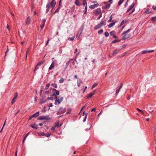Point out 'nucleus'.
<instances>
[{
  "label": "nucleus",
  "mask_w": 156,
  "mask_h": 156,
  "mask_svg": "<svg viewBox=\"0 0 156 156\" xmlns=\"http://www.w3.org/2000/svg\"><path fill=\"white\" fill-rule=\"evenodd\" d=\"M55 4L56 2L55 0H52L51 2L48 3L46 6V12L47 13L48 12L50 6H51V7L52 8L51 10V12L53 9L54 8L55 5Z\"/></svg>",
  "instance_id": "obj_1"
},
{
  "label": "nucleus",
  "mask_w": 156,
  "mask_h": 156,
  "mask_svg": "<svg viewBox=\"0 0 156 156\" xmlns=\"http://www.w3.org/2000/svg\"><path fill=\"white\" fill-rule=\"evenodd\" d=\"M50 118L48 115L45 116H40L37 118V119L38 120H49L50 119Z\"/></svg>",
  "instance_id": "obj_2"
},
{
  "label": "nucleus",
  "mask_w": 156,
  "mask_h": 156,
  "mask_svg": "<svg viewBox=\"0 0 156 156\" xmlns=\"http://www.w3.org/2000/svg\"><path fill=\"white\" fill-rule=\"evenodd\" d=\"M59 97H55V104L56 105L57 104L56 102H58V104H60L61 102H62L63 99V98L62 97H61L60 98V99H59Z\"/></svg>",
  "instance_id": "obj_3"
},
{
  "label": "nucleus",
  "mask_w": 156,
  "mask_h": 156,
  "mask_svg": "<svg viewBox=\"0 0 156 156\" xmlns=\"http://www.w3.org/2000/svg\"><path fill=\"white\" fill-rule=\"evenodd\" d=\"M57 64V61L56 60H55L53 62L51 63V66L48 69L49 70H51L52 68L54 67L55 64Z\"/></svg>",
  "instance_id": "obj_4"
},
{
  "label": "nucleus",
  "mask_w": 156,
  "mask_h": 156,
  "mask_svg": "<svg viewBox=\"0 0 156 156\" xmlns=\"http://www.w3.org/2000/svg\"><path fill=\"white\" fill-rule=\"evenodd\" d=\"M30 17H28L27 18V19L25 21L26 24V25H28L30 23Z\"/></svg>",
  "instance_id": "obj_5"
},
{
  "label": "nucleus",
  "mask_w": 156,
  "mask_h": 156,
  "mask_svg": "<svg viewBox=\"0 0 156 156\" xmlns=\"http://www.w3.org/2000/svg\"><path fill=\"white\" fill-rule=\"evenodd\" d=\"M96 91V90H94L93 91V92L92 93L89 94L87 96V98H91L93 95L94 94Z\"/></svg>",
  "instance_id": "obj_6"
},
{
  "label": "nucleus",
  "mask_w": 156,
  "mask_h": 156,
  "mask_svg": "<svg viewBox=\"0 0 156 156\" xmlns=\"http://www.w3.org/2000/svg\"><path fill=\"white\" fill-rule=\"evenodd\" d=\"M53 90L56 91V93H54L53 94L51 95V96H56V95H58L59 94V91L58 90H57L55 88H54Z\"/></svg>",
  "instance_id": "obj_7"
},
{
  "label": "nucleus",
  "mask_w": 156,
  "mask_h": 156,
  "mask_svg": "<svg viewBox=\"0 0 156 156\" xmlns=\"http://www.w3.org/2000/svg\"><path fill=\"white\" fill-rule=\"evenodd\" d=\"M101 26V27L103 26H104L106 24V21H103L102 20H101V23L99 24Z\"/></svg>",
  "instance_id": "obj_8"
},
{
  "label": "nucleus",
  "mask_w": 156,
  "mask_h": 156,
  "mask_svg": "<svg viewBox=\"0 0 156 156\" xmlns=\"http://www.w3.org/2000/svg\"><path fill=\"white\" fill-rule=\"evenodd\" d=\"M47 100H45L44 99V98L43 97L40 101V104H42L46 103L47 102Z\"/></svg>",
  "instance_id": "obj_9"
},
{
  "label": "nucleus",
  "mask_w": 156,
  "mask_h": 156,
  "mask_svg": "<svg viewBox=\"0 0 156 156\" xmlns=\"http://www.w3.org/2000/svg\"><path fill=\"white\" fill-rule=\"evenodd\" d=\"M37 125L35 124H31L30 126L33 128L37 129Z\"/></svg>",
  "instance_id": "obj_10"
},
{
  "label": "nucleus",
  "mask_w": 156,
  "mask_h": 156,
  "mask_svg": "<svg viewBox=\"0 0 156 156\" xmlns=\"http://www.w3.org/2000/svg\"><path fill=\"white\" fill-rule=\"evenodd\" d=\"M110 34L111 36H112L113 38H117V37L115 36L114 34V31H112L110 33Z\"/></svg>",
  "instance_id": "obj_11"
},
{
  "label": "nucleus",
  "mask_w": 156,
  "mask_h": 156,
  "mask_svg": "<svg viewBox=\"0 0 156 156\" xmlns=\"http://www.w3.org/2000/svg\"><path fill=\"white\" fill-rule=\"evenodd\" d=\"M17 97V93H16V96L13 98L11 101V104H12L15 102L16 99Z\"/></svg>",
  "instance_id": "obj_12"
},
{
  "label": "nucleus",
  "mask_w": 156,
  "mask_h": 156,
  "mask_svg": "<svg viewBox=\"0 0 156 156\" xmlns=\"http://www.w3.org/2000/svg\"><path fill=\"white\" fill-rule=\"evenodd\" d=\"M82 83V81L80 79H79L77 80V85L78 87H80V85L81 83Z\"/></svg>",
  "instance_id": "obj_13"
},
{
  "label": "nucleus",
  "mask_w": 156,
  "mask_h": 156,
  "mask_svg": "<svg viewBox=\"0 0 156 156\" xmlns=\"http://www.w3.org/2000/svg\"><path fill=\"white\" fill-rule=\"evenodd\" d=\"M101 27V26L99 24H97L94 27V30H96L100 28Z\"/></svg>",
  "instance_id": "obj_14"
},
{
  "label": "nucleus",
  "mask_w": 156,
  "mask_h": 156,
  "mask_svg": "<svg viewBox=\"0 0 156 156\" xmlns=\"http://www.w3.org/2000/svg\"><path fill=\"white\" fill-rule=\"evenodd\" d=\"M39 115V112H37L35 113H34V115H32V116L33 117H36L38 116Z\"/></svg>",
  "instance_id": "obj_15"
},
{
  "label": "nucleus",
  "mask_w": 156,
  "mask_h": 156,
  "mask_svg": "<svg viewBox=\"0 0 156 156\" xmlns=\"http://www.w3.org/2000/svg\"><path fill=\"white\" fill-rule=\"evenodd\" d=\"M101 12V10L100 8H98L96 9V12L98 14L100 13Z\"/></svg>",
  "instance_id": "obj_16"
},
{
  "label": "nucleus",
  "mask_w": 156,
  "mask_h": 156,
  "mask_svg": "<svg viewBox=\"0 0 156 156\" xmlns=\"http://www.w3.org/2000/svg\"><path fill=\"white\" fill-rule=\"evenodd\" d=\"M119 51V50H114L113 52V55H115L116 54L118 53Z\"/></svg>",
  "instance_id": "obj_17"
},
{
  "label": "nucleus",
  "mask_w": 156,
  "mask_h": 156,
  "mask_svg": "<svg viewBox=\"0 0 156 156\" xmlns=\"http://www.w3.org/2000/svg\"><path fill=\"white\" fill-rule=\"evenodd\" d=\"M115 23L114 22L111 23H110L108 25V28H110L112 26H113L115 24Z\"/></svg>",
  "instance_id": "obj_18"
},
{
  "label": "nucleus",
  "mask_w": 156,
  "mask_h": 156,
  "mask_svg": "<svg viewBox=\"0 0 156 156\" xmlns=\"http://www.w3.org/2000/svg\"><path fill=\"white\" fill-rule=\"evenodd\" d=\"M62 108L61 107L59 109V110H60L62 112V113H65L66 111V108H64L62 110Z\"/></svg>",
  "instance_id": "obj_19"
},
{
  "label": "nucleus",
  "mask_w": 156,
  "mask_h": 156,
  "mask_svg": "<svg viewBox=\"0 0 156 156\" xmlns=\"http://www.w3.org/2000/svg\"><path fill=\"white\" fill-rule=\"evenodd\" d=\"M129 37V36H127V34L124 35L122 37V40H126Z\"/></svg>",
  "instance_id": "obj_20"
},
{
  "label": "nucleus",
  "mask_w": 156,
  "mask_h": 156,
  "mask_svg": "<svg viewBox=\"0 0 156 156\" xmlns=\"http://www.w3.org/2000/svg\"><path fill=\"white\" fill-rule=\"evenodd\" d=\"M134 5V3H133L131 5H130L129 8V9L131 10L133 8Z\"/></svg>",
  "instance_id": "obj_21"
},
{
  "label": "nucleus",
  "mask_w": 156,
  "mask_h": 156,
  "mask_svg": "<svg viewBox=\"0 0 156 156\" xmlns=\"http://www.w3.org/2000/svg\"><path fill=\"white\" fill-rule=\"evenodd\" d=\"M70 60H69V61H68V62L66 63V68H65V69H66L67 68V67H68V66H69V62H70Z\"/></svg>",
  "instance_id": "obj_22"
},
{
  "label": "nucleus",
  "mask_w": 156,
  "mask_h": 156,
  "mask_svg": "<svg viewBox=\"0 0 156 156\" xmlns=\"http://www.w3.org/2000/svg\"><path fill=\"white\" fill-rule=\"evenodd\" d=\"M88 114V113L86 114L85 115V116L84 117L83 119V122H84L86 121L87 118V115Z\"/></svg>",
  "instance_id": "obj_23"
},
{
  "label": "nucleus",
  "mask_w": 156,
  "mask_h": 156,
  "mask_svg": "<svg viewBox=\"0 0 156 156\" xmlns=\"http://www.w3.org/2000/svg\"><path fill=\"white\" fill-rule=\"evenodd\" d=\"M74 38H75V36H73L72 37H71V38L70 37H69L68 38V40H69V41H73L74 40Z\"/></svg>",
  "instance_id": "obj_24"
},
{
  "label": "nucleus",
  "mask_w": 156,
  "mask_h": 156,
  "mask_svg": "<svg viewBox=\"0 0 156 156\" xmlns=\"http://www.w3.org/2000/svg\"><path fill=\"white\" fill-rule=\"evenodd\" d=\"M98 85V83H95L94 84L91 88V89H92L94 87H96V86H97Z\"/></svg>",
  "instance_id": "obj_25"
},
{
  "label": "nucleus",
  "mask_w": 156,
  "mask_h": 156,
  "mask_svg": "<svg viewBox=\"0 0 156 156\" xmlns=\"http://www.w3.org/2000/svg\"><path fill=\"white\" fill-rule=\"evenodd\" d=\"M64 79L63 78H61L59 80V82L60 83H62L64 81Z\"/></svg>",
  "instance_id": "obj_26"
},
{
  "label": "nucleus",
  "mask_w": 156,
  "mask_h": 156,
  "mask_svg": "<svg viewBox=\"0 0 156 156\" xmlns=\"http://www.w3.org/2000/svg\"><path fill=\"white\" fill-rule=\"evenodd\" d=\"M87 5H85V9L84 10V11H84V14H86L87 13Z\"/></svg>",
  "instance_id": "obj_27"
},
{
  "label": "nucleus",
  "mask_w": 156,
  "mask_h": 156,
  "mask_svg": "<svg viewBox=\"0 0 156 156\" xmlns=\"http://www.w3.org/2000/svg\"><path fill=\"white\" fill-rule=\"evenodd\" d=\"M148 53V50H145L143 51H142V54H144L147 53Z\"/></svg>",
  "instance_id": "obj_28"
},
{
  "label": "nucleus",
  "mask_w": 156,
  "mask_h": 156,
  "mask_svg": "<svg viewBox=\"0 0 156 156\" xmlns=\"http://www.w3.org/2000/svg\"><path fill=\"white\" fill-rule=\"evenodd\" d=\"M103 32V29H101V30H99L98 31V34H102Z\"/></svg>",
  "instance_id": "obj_29"
},
{
  "label": "nucleus",
  "mask_w": 156,
  "mask_h": 156,
  "mask_svg": "<svg viewBox=\"0 0 156 156\" xmlns=\"http://www.w3.org/2000/svg\"><path fill=\"white\" fill-rule=\"evenodd\" d=\"M75 4L77 6H79L80 5V3L79 2H75Z\"/></svg>",
  "instance_id": "obj_30"
},
{
  "label": "nucleus",
  "mask_w": 156,
  "mask_h": 156,
  "mask_svg": "<svg viewBox=\"0 0 156 156\" xmlns=\"http://www.w3.org/2000/svg\"><path fill=\"white\" fill-rule=\"evenodd\" d=\"M71 110L72 109L70 108H69L68 109L66 113L67 114H70V113Z\"/></svg>",
  "instance_id": "obj_31"
},
{
  "label": "nucleus",
  "mask_w": 156,
  "mask_h": 156,
  "mask_svg": "<svg viewBox=\"0 0 156 156\" xmlns=\"http://www.w3.org/2000/svg\"><path fill=\"white\" fill-rule=\"evenodd\" d=\"M44 62V61L39 62H38L37 64V65L38 66H40L42 64H43Z\"/></svg>",
  "instance_id": "obj_32"
},
{
  "label": "nucleus",
  "mask_w": 156,
  "mask_h": 156,
  "mask_svg": "<svg viewBox=\"0 0 156 156\" xmlns=\"http://www.w3.org/2000/svg\"><path fill=\"white\" fill-rule=\"evenodd\" d=\"M59 121H58L55 123V127H58L59 126Z\"/></svg>",
  "instance_id": "obj_33"
},
{
  "label": "nucleus",
  "mask_w": 156,
  "mask_h": 156,
  "mask_svg": "<svg viewBox=\"0 0 156 156\" xmlns=\"http://www.w3.org/2000/svg\"><path fill=\"white\" fill-rule=\"evenodd\" d=\"M51 85L53 86L54 87L57 88V85L56 83H52Z\"/></svg>",
  "instance_id": "obj_34"
},
{
  "label": "nucleus",
  "mask_w": 156,
  "mask_h": 156,
  "mask_svg": "<svg viewBox=\"0 0 156 156\" xmlns=\"http://www.w3.org/2000/svg\"><path fill=\"white\" fill-rule=\"evenodd\" d=\"M46 20L45 19H44L41 20V22L42 24H44V25L46 21Z\"/></svg>",
  "instance_id": "obj_35"
},
{
  "label": "nucleus",
  "mask_w": 156,
  "mask_h": 156,
  "mask_svg": "<svg viewBox=\"0 0 156 156\" xmlns=\"http://www.w3.org/2000/svg\"><path fill=\"white\" fill-rule=\"evenodd\" d=\"M126 21H125L124 20H123L122 22H121L120 24V26H119V27H120V26H122V25H123L125 23V22H126Z\"/></svg>",
  "instance_id": "obj_36"
},
{
  "label": "nucleus",
  "mask_w": 156,
  "mask_h": 156,
  "mask_svg": "<svg viewBox=\"0 0 156 156\" xmlns=\"http://www.w3.org/2000/svg\"><path fill=\"white\" fill-rule=\"evenodd\" d=\"M50 86V84L48 83L46 84V86L45 88V90L47 89Z\"/></svg>",
  "instance_id": "obj_37"
},
{
  "label": "nucleus",
  "mask_w": 156,
  "mask_h": 156,
  "mask_svg": "<svg viewBox=\"0 0 156 156\" xmlns=\"http://www.w3.org/2000/svg\"><path fill=\"white\" fill-rule=\"evenodd\" d=\"M110 6H111V5H110V4H107L105 6V9H109L110 8Z\"/></svg>",
  "instance_id": "obj_38"
},
{
  "label": "nucleus",
  "mask_w": 156,
  "mask_h": 156,
  "mask_svg": "<svg viewBox=\"0 0 156 156\" xmlns=\"http://www.w3.org/2000/svg\"><path fill=\"white\" fill-rule=\"evenodd\" d=\"M89 8L91 9H93L95 8L94 5L90 6Z\"/></svg>",
  "instance_id": "obj_39"
},
{
  "label": "nucleus",
  "mask_w": 156,
  "mask_h": 156,
  "mask_svg": "<svg viewBox=\"0 0 156 156\" xmlns=\"http://www.w3.org/2000/svg\"><path fill=\"white\" fill-rule=\"evenodd\" d=\"M123 2V0H120L118 3V5H120Z\"/></svg>",
  "instance_id": "obj_40"
},
{
  "label": "nucleus",
  "mask_w": 156,
  "mask_h": 156,
  "mask_svg": "<svg viewBox=\"0 0 156 156\" xmlns=\"http://www.w3.org/2000/svg\"><path fill=\"white\" fill-rule=\"evenodd\" d=\"M6 119L5 120L4 123V124H3V127H2V129H1V130H0V132H1L3 129V127H4V126H5V122L6 121Z\"/></svg>",
  "instance_id": "obj_41"
},
{
  "label": "nucleus",
  "mask_w": 156,
  "mask_h": 156,
  "mask_svg": "<svg viewBox=\"0 0 156 156\" xmlns=\"http://www.w3.org/2000/svg\"><path fill=\"white\" fill-rule=\"evenodd\" d=\"M151 21H152L154 22L156 21V17H152L151 19Z\"/></svg>",
  "instance_id": "obj_42"
},
{
  "label": "nucleus",
  "mask_w": 156,
  "mask_h": 156,
  "mask_svg": "<svg viewBox=\"0 0 156 156\" xmlns=\"http://www.w3.org/2000/svg\"><path fill=\"white\" fill-rule=\"evenodd\" d=\"M105 35L106 37H108L109 35V33L108 32H106L105 33Z\"/></svg>",
  "instance_id": "obj_43"
},
{
  "label": "nucleus",
  "mask_w": 156,
  "mask_h": 156,
  "mask_svg": "<svg viewBox=\"0 0 156 156\" xmlns=\"http://www.w3.org/2000/svg\"><path fill=\"white\" fill-rule=\"evenodd\" d=\"M51 134L50 133H48L45 134V136L47 137H49L50 136Z\"/></svg>",
  "instance_id": "obj_44"
},
{
  "label": "nucleus",
  "mask_w": 156,
  "mask_h": 156,
  "mask_svg": "<svg viewBox=\"0 0 156 156\" xmlns=\"http://www.w3.org/2000/svg\"><path fill=\"white\" fill-rule=\"evenodd\" d=\"M29 48H28V49L27 51L26 52V59H27V54H28V51H29Z\"/></svg>",
  "instance_id": "obj_45"
},
{
  "label": "nucleus",
  "mask_w": 156,
  "mask_h": 156,
  "mask_svg": "<svg viewBox=\"0 0 156 156\" xmlns=\"http://www.w3.org/2000/svg\"><path fill=\"white\" fill-rule=\"evenodd\" d=\"M83 5H87L86 0H84L83 1Z\"/></svg>",
  "instance_id": "obj_46"
},
{
  "label": "nucleus",
  "mask_w": 156,
  "mask_h": 156,
  "mask_svg": "<svg viewBox=\"0 0 156 156\" xmlns=\"http://www.w3.org/2000/svg\"><path fill=\"white\" fill-rule=\"evenodd\" d=\"M47 100L53 101V97H48L47 98Z\"/></svg>",
  "instance_id": "obj_47"
},
{
  "label": "nucleus",
  "mask_w": 156,
  "mask_h": 156,
  "mask_svg": "<svg viewBox=\"0 0 156 156\" xmlns=\"http://www.w3.org/2000/svg\"><path fill=\"white\" fill-rule=\"evenodd\" d=\"M29 132L27 134H26V135H25V137H24V140H25L26 139V137H27V136H28V135H29Z\"/></svg>",
  "instance_id": "obj_48"
},
{
  "label": "nucleus",
  "mask_w": 156,
  "mask_h": 156,
  "mask_svg": "<svg viewBox=\"0 0 156 156\" xmlns=\"http://www.w3.org/2000/svg\"><path fill=\"white\" fill-rule=\"evenodd\" d=\"M137 110H138V111H139L141 112V113H142L143 114L144 113V112L142 110H141V109H140L137 108Z\"/></svg>",
  "instance_id": "obj_49"
},
{
  "label": "nucleus",
  "mask_w": 156,
  "mask_h": 156,
  "mask_svg": "<svg viewBox=\"0 0 156 156\" xmlns=\"http://www.w3.org/2000/svg\"><path fill=\"white\" fill-rule=\"evenodd\" d=\"M44 24H42L41 25V30H42L44 27Z\"/></svg>",
  "instance_id": "obj_50"
},
{
  "label": "nucleus",
  "mask_w": 156,
  "mask_h": 156,
  "mask_svg": "<svg viewBox=\"0 0 156 156\" xmlns=\"http://www.w3.org/2000/svg\"><path fill=\"white\" fill-rule=\"evenodd\" d=\"M38 66L37 65V66H36V67L34 70V72H35V71L37 70V69H38Z\"/></svg>",
  "instance_id": "obj_51"
},
{
  "label": "nucleus",
  "mask_w": 156,
  "mask_h": 156,
  "mask_svg": "<svg viewBox=\"0 0 156 156\" xmlns=\"http://www.w3.org/2000/svg\"><path fill=\"white\" fill-rule=\"evenodd\" d=\"M55 126H53L52 128H51V130L53 131H54L55 130Z\"/></svg>",
  "instance_id": "obj_52"
},
{
  "label": "nucleus",
  "mask_w": 156,
  "mask_h": 156,
  "mask_svg": "<svg viewBox=\"0 0 156 156\" xmlns=\"http://www.w3.org/2000/svg\"><path fill=\"white\" fill-rule=\"evenodd\" d=\"M117 41H118L117 40H114V41H113L112 42V43H115L117 42Z\"/></svg>",
  "instance_id": "obj_53"
},
{
  "label": "nucleus",
  "mask_w": 156,
  "mask_h": 156,
  "mask_svg": "<svg viewBox=\"0 0 156 156\" xmlns=\"http://www.w3.org/2000/svg\"><path fill=\"white\" fill-rule=\"evenodd\" d=\"M59 10V7H58L57 9L56 10V11H55V12L54 13H55L57 12H58Z\"/></svg>",
  "instance_id": "obj_54"
},
{
  "label": "nucleus",
  "mask_w": 156,
  "mask_h": 156,
  "mask_svg": "<svg viewBox=\"0 0 156 156\" xmlns=\"http://www.w3.org/2000/svg\"><path fill=\"white\" fill-rule=\"evenodd\" d=\"M120 89H117L116 90V94H117L119 92Z\"/></svg>",
  "instance_id": "obj_55"
},
{
  "label": "nucleus",
  "mask_w": 156,
  "mask_h": 156,
  "mask_svg": "<svg viewBox=\"0 0 156 156\" xmlns=\"http://www.w3.org/2000/svg\"><path fill=\"white\" fill-rule=\"evenodd\" d=\"M86 105H87V104H86L81 109L80 111H82L83 109L84 108H86Z\"/></svg>",
  "instance_id": "obj_56"
},
{
  "label": "nucleus",
  "mask_w": 156,
  "mask_h": 156,
  "mask_svg": "<svg viewBox=\"0 0 156 156\" xmlns=\"http://www.w3.org/2000/svg\"><path fill=\"white\" fill-rule=\"evenodd\" d=\"M41 135L42 136H44L45 135V134L44 132H41Z\"/></svg>",
  "instance_id": "obj_57"
},
{
  "label": "nucleus",
  "mask_w": 156,
  "mask_h": 156,
  "mask_svg": "<svg viewBox=\"0 0 156 156\" xmlns=\"http://www.w3.org/2000/svg\"><path fill=\"white\" fill-rule=\"evenodd\" d=\"M112 19V15H111L109 17V21L111 22Z\"/></svg>",
  "instance_id": "obj_58"
},
{
  "label": "nucleus",
  "mask_w": 156,
  "mask_h": 156,
  "mask_svg": "<svg viewBox=\"0 0 156 156\" xmlns=\"http://www.w3.org/2000/svg\"><path fill=\"white\" fill-rule=\"evenodd\" d=\"M8 51H9V49H8V47H7V50H6V51H5V55H6L7 54V53L8 52Z\"/></svg>",
  "instance_id": "obj_59"
},
{
  "label": "nucleus",
  "mask_w": 156,
  "mask_h": 156,
  "mask_svg": "<svg viewBox=\"0 0 156 156\" xmlns=\"http://www.w3.org/2000/svg\"><path fill=\"white\" fill-rule=\"evenodd\" d=\"M94 7H98L99 6V5H98V3H97V4H94Z\"/></svg>",
  "instance_id": "obj_60"
},
{
  "label": "nucleus",
  "mask_w": 156,
  "mask_h": 156,
  "mask_svg": "<svg viewBox=\"0 0 156 156\" xmlns=\"http://www.w3.org/2000/svg\"><path fill=\"white\" fill-rule=\"evenodd\" d=\"M131 30V29H128L126 31V33H129Z\"/></svg>",
  "instance_id": "obj_61"
},
{
  "label": "nucleus",
  "mask_w": 156,
  "mask_h": 156,
  "mask_svg": "<svg viewBox=\"0 0 156 156\" xmlns=\"http://www.w3.org/2000/svg\"><path fill=\"white\" fill-rule=\"evenodd\" d=\"M33 116H32V115H31V116H30L29 117V118L28 120H31V119H32V118H33Z\"/></svg>",
  "instance_id": "obj_62"
},
{
  "label": "nucleus",
  "mask_w": 156,
  "mask_h": 156,
  "mask_svg": "<svg viewBox=\"0 0 156 156\" xmlns=\"http://www.w3.org/2000/svg\"><path fill=\"white\" fill-rule=\"evenodd\" d=\"M153 9L154 10H156V6H152Z\"/></svg>",
  "instance_id": "obj_63"
},
{
  "label": "nucleus",
  "mask_w": 156,
  "mask_h": 156,
  "mask_svg": "<svg viewBox=\"0 0 156 156\" xmlns=\"http://www.w3.org/2000/svg\"><path fill=\"white\" fill-rule=\"evenodd\" d=\"M154 51L153 50H148V53H151L154 52Z\"/></svg>",
  "instance_id": "obj_64"
}]
</instances>
